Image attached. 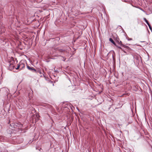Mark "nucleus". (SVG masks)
Listing matches in <instances>:
<instances>
[{
	"label": "nucleus",
	"instance_id": "f8f14e48",
	"mask_svg": "<svg viewBox=\"0 0 152 152\" xmlns=\"http://www.w3.org/2000/svg\"><path fill=\"white\" fill-rule=\"evenodd\" d=\"M62 58H63V59H62V60L64 61L66 60V58H65V57H62Z\"/></svg>",
	"mask_w": 152,
	"mask_h": 152
},
{
	"label": "nucleus",
	"instance_id": "1a4fd4ad",
	"mask_svg": "<svg viewBox=\"0 0 152 152\" xmlns=\"http://www.w3.org/2000/svg\"><path fill=\"white\" fill-rule=\"evenodd\" d=\"M143 20L145 21L146 23L148 24V25L150 24L149 23L148 21L147 20L146 18H143Z\"/></svg>",
	"mask_w": 152,
	"mask_h": 152
},
{
	"label": "nucleus",
	"instance_id": "f03ea898",
	"mask_svg": "<svg viewBox=\"0 0 152 152\" xmlns=\"http://www.w3.org/2000/svg\"><path fill=\"white\" fill-rule=\"evenodd\" d=\"M14 62L12 61V63H9V69L10 70L14 68Z\"/></svg>",
	"mask_w": 152,
	"mask_h": 152
},
{
	"label": "nucleus",
	"instance_id": "9d476101",
	"mask_svg": "<svg viewBox=\"0 0 152 152\" xmlns=\"http://www.w3.org/2000/svg\"><path fill=\"white\" fill-rule=\"evenodd\" d=\"M148 26L149 27L150 29V30H151V31H152V28L150 25L149 24L148 25Z\"/></svg>",
	"mask_w": 152,
	"mask_h": 152
},
{
	"label": "nucleus",
	"instance_id": "20e7f679",
	"mask_svg": "<svg viewBox=\"0 0 152 152\" xmlns=\"http://www.w3.org/2000/svg\"><path fill=\"white\" fill-rule=\"evenodd\" d=\"M27 67L29 70L33 72H36V70L34 67H30L28 65L27 66Z\"/></svg>",
	"mask_w": 152,
	"mask_h": 152
},
{
	"label": "nucleus",
	"instance_id": "dca6fc26",
	"mask_svg": "<svg viewBox=\"0 0 152 152\" xmlns=\"http://www.w3.org/2000/svg\"><path fill=\"white\" fill-rule=\"evenodd\" d=\"M141 10H142V11H143V10H142V9H141Z\"/></svg>",
	"mask_w": 152,
	"mask_h": 152
},
{
	"label": "nucleus",
	"instance_id": "f257e3e1",
	"mask_svg": "<svg viewBox=\"0 0 152 152\" xmlns=\"http://www.w3.org/2000/svg\"><path fill=\"white\" fill-rule=\"evenodd\" d=\"M10 125L11 126H13L14 128L18 129H19L20 128H21L23 126L20 123L16 124H10Z\"/></svg>",
	"mask_w": 152,
	"mask_h": 152
},
{
	"label": "nucleus",
	"instance_id": "f3484780",
	"mask_svg": "<svg viewBox=\"0 0 152 152\" xmlns=\"http://www.w3.org/2000/svg\"><path fill=\"white\" fill-rule=\"evenodd\" d=\"M124 52L125 53H126L125 52V51H124Z\"/></svg>",
	"mask_w": 152,
	"mask_h": 152
},
{
	"label": "nucleus",
	"instance_id": "39448f33",
	"mask_svg": "<svg viewBox=\"0 0 152 152\" xmlns=\"http://www.w3.org/2000/svg\"><path fill=\"white\" fill-rule=\"evenodd\" d=\"M19 65L20 66V69H23L25 66V64L24 63H22L20 62L19 64Z\"/></svg>",
	"mask_w": 152,
	"mask_h": 152
},
{
	"label": "nucleus",
	"instance_id": "2eb2a0df",
	"mask_svg": "<svg viewBox=\"0 0 152 152\" xmlns=\"http://www.w3.org/2000/svg\"><path fill=\"white\" fill-rule=\"evenodd\" d=\"M118 48H119L121 49H122V48L121 47H118Z\"/></svg>",
	"mask_w": 152,
	"mask_h": 152
},
{
	"label": "nucleus",
	"instance_id": "7ed1b4c3",
	"mask_svg": "<svg viewBox=\"0 0 152 152\" xmlns=\"http://www.w3.org/2000/svg\"><path fill=\"white\" fill-rule=\"evenodd\" d=\"M1 89L4 92L7 94H8L9 92V90L6 87L3 88Z\"/></svg>",
	"mask_w": 152,
	"mask_h": 152
},
{
	"label": "nucleus",
	"instance_id": "9b49d317",
	"mask_svg": "<svg viewBox=\"0 0 152 152\" xmlns=\"http://www.w3.org/2000/svg\"><path fill=\"white\" fill-rule=\"evenodd\" d=\"M20 68V66L19 65V64L17 66V67L16 68V69H19V68Z\"/></svg>",
	"mask_w": 152,
	"mask_h": 152
},
{
	"label": "nucleus",
	"instance_id": "423d86ee",
	"mask_svg": "<svg viewBox=\"0 0 152 152\" xmlns=\"http://www.w3.org/2000/svg\"><path fill=\"white\" fill-rule=\"evenodd\" d=\"M56 50L60 53H62L65 51V50L59 48L57 49Z\"/></svg>",
	"mask_w": 152,
	"mask_h": 152
},
{
	"label": "nucleus",
	"instance_id": "ddd939ff",
	"mask_svg": "<svg viewBox=\"0 0 152 152\" xmlns=\"http://www.w3.org/2000/svg\"><path fill=\"white\" fill-rule=\"evenodd\" d=\"M134 58H135L137 60V59H138V57H137V56H134Z\"/></svg>",
	"mask_w": 152,
	"mask_h": 152
},
{
	"label": "nucleus",
	"instance_id": "0eeeda50",
	"mask_svg": "<svg viewBox=\"0 0 152 152\" xmlns=\"http://www.w3.org/2000/svg\"><path fill=\"white\" fill-rule=\"evenodd\" d=\"M109 40L114 45H115V42L111 38H110L109 39Z\"/></svg>",
	"mask_w": 152,
	"mask_h": 152
},
{
	"label": "nucleus",
	"instance_id": "6e6552de",
	"mask_svg": "<svg viewBox=\"0 0 152 152\" xmlns=\"http://www.w3.org/2000/svg\"><path fill=\"white\" fill-rule=\"evenodd\" d=\"M118 43H119V44H120V45H121V46H123V47H124V48H127V47H127V46H125V45H123L122 44H121V41H120V42H118Z\"/></svg>",
	"mask_w": 152,
	"mask_h": 152
},
{
	"label": "nucleus",
	"instance_id": "4468645a",
	"mask_svg": "<svg viewBox=\"0 0 152 152\" xmlns=\"http://www.w3.org/2000/svg\"><path fill=\"white\" fill-rule=\"evenodd\" d=\"M132 40V38H129L128 39V40H129H129Z\"/></svg>",
	"mask_w": 152,
	"mask_h": 152
}]
</instances>
